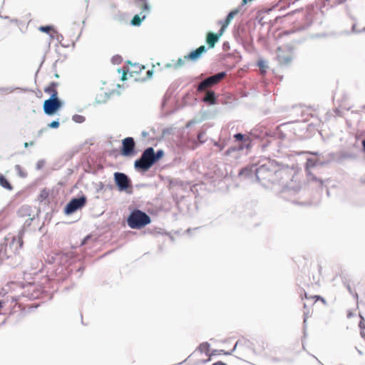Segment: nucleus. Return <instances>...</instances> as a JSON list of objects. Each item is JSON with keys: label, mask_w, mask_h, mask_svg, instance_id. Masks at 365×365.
Returning <instances> with one entry per match:
<instances>
[{"label": "nucleus", "mask_w": 365, "mask_h": 365, "mask_svg": "<svg viewBox=\"0 0 365 365\" xmlns=\"http://www.w3.org/2000/svg\"><path fill=\"white\" fill-rule=\"evenodd\" d=\"M285 160L289 163L275 160V180L277 181L282 197L289 200V196L297 194L301 190L297 178L299 168L293 157L287 156Z\"/></svg>", "instance_id": "nucleus-1"}, {"label": "nucleus", "mask_w": 365, "mask_h": 365, "mask_svg": "<svg viewBox=\"0 0 365 365\" xmlns=\"http://www.w3.org/2000/svg\"><path fill=\"white\" fill-rule=\"evenodd\" d=\"M240 177L246 180H256L267 190H272L274 185V161L270 158L256 164L248 165L241 168L238 173Z\"/></svg>", "instance_id": "nucleus-2"}, {"label": "nucleus", "mask_w": 365, "mask_h": 365, "mask_svg": "<svg viewBox=\"0 0 365 365\" xmlns=\"http://www.w3.org/2000/svg\"><path fill=\"white\" fill-rule=\"evenodd\" d=\"M269 138L266 143L262 145V148H265L271 143V138H273L272 130L264 126H259L252 129L250 132V136H245L241 133H237L234 135V138L238 142H245L247 138L250 139H264Z\"/></svg>", "instance_id": "nucleus-3"}, {"label": "nucleus", "mask_w": 365, "mask_h": 365, "mask_svg": "<svg viewBox=\"0 0 365 365\" xmlns=\"http://www.w3.org/2000/svg\"><path fill=\"white\" fill-rule=\"evenodd\" d=\"M126 222L131 229L140 230L151 222V218L145 212L134 208L130 212Z\"/></svg>", "instance_id": "nucleus-4"}, {"label": "nucleus", "mask_w": 365, "mask_h": 365, "mask_svg": "<svg viewBox=\"0 0 365 365\" xmlns=\"http://www.w3.org/2000/svg\"><path fill=\"white\" fill-rule=\"evenodd\" d=\"M155 161L153 157V152L150 147L146 148L141 156L135 160L133 163L134 169L140 173H147L154 165Z\"/></svg>", "instance_id": "nucleus-5"}, {"label": "nucleus", "mask_w": 365, "mask_h": 365, "mask_svg": "<svg viewBox=\"0 0 365 365\" xmlns=\"http://www.w3.org/2000/svg\"><path fill=\"white\" fill-rule=\"evenodd\" d=\"M87 197L82 192L72 197L63 208V214L69 216L83 208L87 204Z\"/></svg>", "instance_id": "nucleus-6"}, {"label": "nucleus", "mask_w": 365, "mask_h": 365, "mask_svg": "<svg viewBox=\"0 0 365 365\" xmlns=\"http://www.w3.org/2000/svg\"><path fill=\"white\" fill-rule=\"evenodd\" d=\"M113 180L119 192H124L129 195L133 194L132 180L127 174L118 171L115 172L113 173Z\"/></svg>", "instance_id": "nucleus-7"}, {"label": "nucleus", "mask_w": 365, "mask_h": 365, "mask_svg": "<svg viewBox=\"0 0 365 365\" xmlns=\"http://www.w3.org/2000/svg\"><path fill=\"white\" fill-rule=\"evenodd\" d=\"M24 241L22 237L19 235L17 238H14L9 245L0 244V259H8L11 257V252L15 255L19 253V250L22 248Z\"/></svg>", "instance_id": "nucleus-8"}, {"label": "nucleus", "mask_w": 365, "mask_h": 365, "mask_svg": "<svg viewBox=\"0 0 365 365\" xmlns=\"http://www.w3.org/2000/svg\"><path fill=\"white\" fill-rule=\"evenodd\" d=\"M135 5L141 9L140 14L133 16L130 24L133 26H140L151 11V5L148 0H135Z\"/></svg>", "instance_id": "nucleus-9"}, {"label": "nucleus", "mask_w": 365, "mask_h": 365, "mask_svg": "<svg viewBox=\"0 0 365 365\" xmlns=\"http://www.w3.org/2000/svg\"><path fill=\"white\" fill-rule=\"evenodd\" d=\"M120 152L125 158H131L137 155L136 143L133 137H126L122 140Z\"/></svg>", "instance_id": "nucleus-10"}, {"label": "nucleus", "mask_w": 365, "mask_h": 365, "mask_svg": "<svg viewBox=\"0 0 365 365\" xmlns=\"http://www.w3.org/2000/svg\"><path fill=\"white\" fill-rule=\"evenodd\" d=\"M277 60L281 66H287L293 59V48L289 46L277 48Z\"/></svg>", "instance_id": "nucleus-11"}, {"label": "nucleus", "mask_w": 365, "mask_h": 365, "mask_svg": "<svg viewBox=\"0 0 365 365\" xmlns=\"http://www.w3.org/2000/svg\"><path fill=\"white\" fill-rule=\"evenodd\" d=\"M207 51V48L205 45H201L198 48L192 50L190 53L185 56V59L192 62H196L200 60L203 54Z\"/></svg>", "instance_id": "nucleus-12"}, {"label": "nucleus", "mask_w": 365, "mask_h": 365, "mask_svg": "<svg viewBox=\"0 0 365 365\" xmlns=\"http://www.w3.org/2000/svg\"><path fill=\"white\" fill-rule=\"evenodd\" d=\"M233 35L235 40L239 43H245L247 41V38H251V36L247 29L242 26H238L237 27L235 28L233 31Z\"/></svg>", "instance_id": "nucleus-13"}, {"label": "nucleus", "mask_w": 365, "mask_h": 365, "mask_svg": "<svg viewBox=\"0 0 365 365\" xmlns=\"http://www.w3.org/2000/svg\"><path fill=\"white\" fill-rule=\"evenodd\" d=\"M327 164V161L322 160L319 158H308L305 164V170L317 171L320 167Z\"/></svg>", "instance_id": "nucleus-14"}, {"label": "nucleus", "mask_w": 365, "mask_h": 365, "mask_svg": "<svg viewBox=\"0 0 365 365\" xmlns=\"http://www.w3.org/2000/svg\"><path fill=\"white\" fill-rule=\"evenodd\" d=\"M307 173V180L309 184L313 185L316 187L322 188L324 182L322 179L317 177V171L311 170H305Z\"/></svg>", "instance_id": "nucleus-15"}, {"label": "nucleus", "mask_w": 365, "mask_h": 365, "mask_svg": "<svg viewBox=\"0 0 365 365\" xmlns=\"http://www.w3.org/2000/svg\"><path fill=\"white\" fill-rule=\"evenodd\" d=\"M252 147V139L247 138L245 142H241L236 146L229 148L225 155L227 156L230 155L232 153L236 151H242L245 149L249 150Z\"/></svg>", "instance_id": "nucleus-16"}, {"label": "nucleus", "mask_w": 365, "mask_h": 365, "mask_svg": "<svg viewBox=\"0 0 365 365\" xmlns=\"http://www.w3.org/2000/svg\"><path fill=\"white\" fill-rule=\"evenodd\" d=\"M55 100L54 95L52 94L48 99H46L43 103V110L45 115L53 116L55 115Z\"/></svg>", "instance_id": "nucleus-17"}, {"label": "nucleus", "mask_w": 365, "mask_h": 365, "mask_svg": "<svg viewBox=\"0 0 365 365\" xmlns=\"http://www.w3.org/2000/svg\"><path fill=\"white\" fill-rule=\"evenodd\" d=\"M220 38L218 36H217V34L215 32L213 31H208L205 36V42L208 45V48H214L215 46V44L220 41Z\"/></svg>", "instance_id": "nucleus-18"}, {"label": "nucleus", "mask_w": 365, "mask_h": 365, "mask_svg": "<svg viewBox=\"0 0 365 365\" xmlns=\"http://www.w3.org/2000/svg\"><path fill=\"white\" fill-rule=\"evenodd\" d=\"M240 11V6H238L230 11L227 14L226 17L223 20H220L218 21L219 24H224L226 26L228 27L230 24L231 23L232 20L234 19V17L237 15Z\"/></svg>", "instance_id": "nucleus-19"}, {"label": "nucleus", "mask_w": 365, "mask_h": 365, "mask_svg": "<svg viewBox=\"0 0 365 365\" xmlns=\"http://www.w3.org/2000/svg\"><path fill=\"white\" fill-rule=\"evenodd\" d=\"M203 102L205 103L213 106L217 103V96L213 91H209L205 97L203 99Z\"/></svg>", "instance_id": "nucleus-20"}, {"label": "nucleus", "mask_w": 365, "mask_h": 365, "mask_svg": "<svg viewBox=\"0 0 365 365\" xmlns=\"http://www.w3.org/2000/svg\"><path fill=\"white\" fill-rule=\"evenodd\" d=\"M256 65L260 69L262 75L267 73L269 68L268 62L267 61L264 60L263 58H259L257 60Z\"/></svg>", "instance_id": "nucleus-21"}, {"label": "nucleus", "mask_w": 365, "mask_h": 365, "mask_svg": "<svg viewBox=\"0 0 365 365\" xmlns=\"http://www.w3.org/2000/svg\"><path fill=\"white\" fill-rule=\"evenodd\" d=\"M227 75L226 71H220L215 75L208 77V81L211 85L217 83L221 78Z\"/></svg>", "instance_id": "nucleus-22"}, {"label": "nucleus", "mask_w": 365, "mask_h": 365, "mask_svg": "<svg viewBox=\"0 0 365 365\" xmlns=\"http://www.w3.org/2000/svg\"><path fill=\"white\" fill-rule=\"evenodd\" d=\"M0 186L7 190H12L13 186L9 180L1 173H0Z\"/></svg>", "instance_id": "nucleus-23"}, {"label": "nucleus", "mask_w": 365, "mask_h": 365, "mask_svg": "<svg viewBox=\"0 0 365 365\" xmlns=\"http://www.w3.org/2000/svg\"><path fill=\"white\" fill-rule=\"evenodd\" d=\"M151 150V153L153 152V157L155 161V163L159 162L165 155V152L163 149H158L155 151L154 148L151 146H149Z\"/></svg>", "instance_id": "nucleus-24"}, {"label": "nucleus", "mask_w": 365, "mask_h": 365, "mask_svg": "<svg viewBox=\"0 0 365 365\" xmlns=\"http://www.w3.org/2000/svg\"><path fill=\"white\" fill-rule=\"evenodd\" d=\"M113 93H116L118 96L120 95V92L116 91V90H113L111 92H109V93H104V95H103V99H100L98 97H96V103H98V104H103V103H106V101L110 98V96Z\"/></svg>", "instance_id": "nucleus-25"}, {"label": "nucleus", "mask_w": 365, "mask_h": 365, "mask_svg": "<svg viewBox=\"0 0 365 365\" xmlns=\"http://www.w3.org/2000/svg\"><path fill=\"white\" fill-rule=\"evenodd\" d=\"M53 95H54V100H55V114L57 113V112L61 109V108L64 106V101H62L58 97V91H55Z\"/></svg>", "instance_id": "nucleus-26"}, {"label": "nucleus", "mask_w": 365, "mask_h": 365, "mask_svg": "<svg viewBox=\"0 0 365 365\" xmlns=\"http://www.w3.org/2000/svg\"><path fill=\"white\" fill-rule=\"evenodd\" d=\"M210 343L205 341L201 343L199 346L197 347V349L201 352H205L207 356L210 355Z\"/></svg>", "instance_id": "nucleus-27"}, {"label": "nucleus", "mask_w": 365, "mask_h": 365, "mask_svg": "<svg viewBox=\"0 0 365 365\" xmlns=\"http://www.w3.org/2000/svg\"><path fill=\"white\" fill-rule=\"evenodd\" d=\"M299 1V0H281L280 4H275V9L279 8L278 9L280 11L285 4L287 6H289L290 4H294Z\"/></svg>", "instance_id": "nucleus-28"}, {"label": "nucleus", "mask_w": 365, "mask_h": 365, "mask_svg": "<svg viewBox=\"0 0 365 365\" xmlns=\"http://www.w3.org/2000/svg\"><path fill=\"white\" fill-rule=\"evenodd\" d=\"M153 74H154V66H153V68L150 70H148L147 72H146V76L141 78V79H135L136 81H141V82H145L148 80H150L153 78Z\"/></svg>", "instance_id": "nucleus-29"}, {"label": "nucleus", "mask_w": 365, "mask_h": 365, "mask_svg": "<svg viewBox=\"0 0 365 365\" xmlns=\"http://www.w3.org/2000/svg\"><path fill=\"white\" fill-rule=\"evenodd\" d=\"M284 125V124H281L279 126L275 128V138L277 137L278 138L283 140L285 138L286 135L281 130V126Z\"/></svg>", "instance_id": "nucleus-30"}, {"label": "nucleus", "mask_w": 365, "mask_h": 365, "mask_svg": "<svg viewBox=\"0 0 365 365\" xmlns=\"http://www.w3.org/2000/svg\"><path fill=\"white\" fill-rule=\"evenodd\" d=\"M38 29L39 31H41L42 33L49 34L50 31L54 30V26L51 24L44 25V26H39Z\"/></svg>", "instance_id": "nucleus-31"}, {"label": "nucleus", "mask_w": 365, "mask_h": 365, "mask_svg": "<svg viewBox=\"0 0 365 365\" xmlns=\"http://www.w3.org/2000/svg\"><path fill=\"white\" fill-rule=\"evenodd\" d=\"M48 196L49 192L46 190V188H43L41 190L38 199L40 202H43V200L48 199Z\"/></svg>", "instance_id": "nucleus-32"}, {"label": "nucleus", "mask_w": 365, "mask_h": 365, "mask_svg": "<svg viewBox=\"0 0 365 365\" xmlns=\"http://www.w3.org/2000/svg\"><path fill=\"white\" fill-rule=\"evenodd\" d=\"M59 126H60V122H59L58 118L53 120L47 124V128H51V129H57L59 128Z\"/></svg>", "instance_id": "nucleus-33"}, {"label": "nucleus", "mask_w": 365, "mask_h": 365, "mask_svg": "<svg viewBox=\"0 0 365 365\" xmlns=\"http://www.w3.org/2000/svg\"><path fill=\"white\" fill-rule=\"evenodd\" d=\"M187 60L185 59V56L182 58H179L176 63L174 64V68L175 70L180 69L181 67H182Z\"/></svg>", "instance_id": "nucleus-34"}, {"label": "nucleus", "mask_w": 365, "mask_h": 365, "mask_svg": "<svg viewBox=\"0 0 365 365\" xmlns=\"http://www.w3.org/2000/svg\"><path fill=\"white\" fill-rule=\"evenodd\" d=\"M72 120L76 123H82L86 120V118L83 115L75 114L72 116Z\"/></svg>", "instance_id": "nucleus-35"}, {"label": "nucleus", "mask_w": 365, "mask_h": 365, "mask_svg": "<svg viewBox=\"0 0 365 365\" xmlns=\"http://www.w3.org/2000/svg\"><path fill=\"white\" fill-rule=\"evenodd\" d=\"M15 170H16L18 175L22 178H25L27 176V173L24 171L20 165H15Z\"/></svg>", "instance_id": "nucleus-36"}, {"label": "nucleus", "mask_w": 365, "mask_h": 365, "mask_svg": "<svg viewBox=\"0 0 365 365\" xmlns=\"http://www.w3.org/2000/svg\"><path fill=\"white\" fill-rule=\"evenodd\" d=\"M209 86H211V84L210 83L208 78H206L199 84L197 89L198 91H202Z\"/></svg>", "instance_id": "nucleus-37"}, {"label": "nucleus", "mask_w": 365, "mask_h": 365, "mask_svg": "<svg viewBox=\"0 0 365 365\" xmlns=\"http://www.w3.org/2000/svg\"><path fill=\"white\" fill-rule=\"evenodd\" d=\"M244 48L247 50L248 51H250L252 49V38H247V41L245 43H241Z\"/></svg>", "instance_id": "nucleus-38"}, {"label": "nucleus", "mask_w": 365, "mask_h": 365, "mask_svg": "<svg viewBox=\"0 0 365 365\" xmlns=\"http://www.w3.org/2000/svg\"><path fill=\"white\" fill-rule=\"evenodd\" d=\"M206 118H207V117L205 116V112H204L202 118H200V119L194 118V119L191 120L189 122L188 125H192V124H195V123H201L202 120H205Z\"/></svg>", "instance_id": "nucleus-39"}, {"label": "nucleus", "mask_w": 365, "mask_h": 365, "mask_svg": "<svg viewBox=\"0 0 365 365\" xmlns=\"http://www.w3.org/2000/svg\"><path fill=\"white\" fill-rule=\"evenodd\" d=\"M31 210V207L26 206V207H22L19 210V213H20L21 215H28L29 216H31V214L29 213V211Z\"/></svg>", "instance_id": "nucleus-40"}, {"label": "nucleus", "mask_w": 365, "mask_h": 365, "mask_svg": "<svg viewBox=\"0 0 365 365\" xmlns=\"http://www.w3.org/2000/svg\"><path fill=\"white\" fill-rule=\"evenodd\" d=\"M237 344H238V342H236L234 347L230 350V351H225L223 349H220V352H222V354L224 355H226V356H230V355H232V353L236 350L237 349Z\"/></svg>", "instance_id": "nucleus-41"}, {"label": "nucleus", "mask_w": 365, "mask_h": 365, "mask_svg": "<svg viewBox=\"0 0 365 365\" xmlns=\"http://www.w3.org/2000/svg\"><path fill=\"white\" fill-rule=\"evenodd\" d=\"M54 33L56 34V41L61 44L63 47H66V46L61 43V41L63 40V36L62 34H59L57 31L54 30Z\"/></svg>", "instance_id": "nucleus-42"}, {"label": "nucleus", "mask_w": 365, "mask_h": 365, "mask_svg": "<svg viewBox=\"0 0 365 365\" xmlns=\"http://www.w3.org/2000/svg\"><path fill=\"white\" fill-rule=\"evenodd\" d=\"M123 58L120 55H115L112 57V62L114 64H120Z\"/></svg>", "instance_id": "nucleus-43"}, {"label": "nucleus", "mask_w": 365, "mask_h": 365, "mask_svg": "<svg viewBox=\"0 0 365 365\" xmlns=\"http://www.w3.org/2000/svg\"><path fill=\"white\" fill-rule=\"evenodd\" d=\"M220 25H221V27H220V30L218 31L217 33H216L217 36H218V38L220 39L221 36H222V34H224V32L225 31L226 29L227 28V26H226L224 24H220Z\"/></svg>", "instance_id": "nucleus-44"}, {"label": "nucleus", "mask_w": 365, "mask_h": 365, "mask_svg": "<svg viewBox=\"0 0 365 365\" xmlns=\"http://www.w3.org/2000/svg\"><path fill=\"white\" fill-rule=\"evenodd\" d=\"M173 132V128L169 127V128H165L162 130V135L163 136H165L166 135H170Z\"/></svg>", "instance_id": "nucleus-45"}, {"label": "nucleus", "mask_w": 365, "mask_h": 365, "mask_svg": "<svg viewBox=\"0 0 365 365\" xmlns=\"http://www.w3.org/2000/svg\"><path fill=\"white\" fill-rule=\"evenodd\" d=\"M43 91L46 93H48L50 94V96H52V94L55 92V91H57V90H54L51 87H50L49 86H46L43 89Z\"/></svg>", "instance_id": "nucleus-46"}, {"label": "nucleus", "mask_w": 365, "mask_h": 365, "mask_svg": "<svg viewBox=\"0 0 365 365\" xmlns=\"http://www.w3.org/2000/svg\"><path fill=\"white\" fill-rule=\"evenodd\" d=\"M103 190H105V185L103 184V182H100L98 184L96 185V192H99L102 191Z\"/></svg>", "instance_id": "nucleus-47"}, {"label": "nucleus", "mask_w": 365, "mask_h": 365, "mask_svg": "<svg viewBox=\"0 0 365 365\" xmlns=\"http://www.w3.org/2000/svg\"><path fill=\"white\" fill-rule=\"evenodd\" d=\"M359 317L361 320L359 324V327L360 328L361 330H364L365 329V324L364 323V317L361 314H359Z\"/></svg>", "instance_id": "nucleus-48"}, {"label": "nucleus", "mask_w": 365, "mask_h": 365, "mask_svg": "<svg viewBox=\"0 0 365 365\" xmlns=\"http://www.w3.org/2000/svg\"><path fill=\"white\" fill-rule=\"evenodd\" d=\"M170 96H168V94H165L163 96L162 104H161L162 108H164L166 106V104H167L168 101L170 100Z\"/></svg>", "instance_id": "nucleus-49"}, {"label": "nucleus", "mask_w": 365, "mask_h": 365, "mask_svg": "<svg viewBox=\"0 0 365 365\" xmlns=\"http://www.w3.org/2000/svg\"><path fill=\"white\" fill-rule=\"evenodd\" d=\"M14 88L11 87H0V92L11 93Z\"/></svg>", "instance_id": "nucleus-50"}, {"label": "nucleus", "mask_w": 365, "mask_h": 365, "mask_svg": "<svg viewBox=\"0 0 365 365\" xmlns=\"http://www.w3.org/2000/svg\"><path fill=\"white\" fill-rule=\"evenodd\" d=\"M45 164V162L43 160H39L37 163H36V168L37 170H41L43 165Z\"/></svg>", "instance_id": "nucleus-51"}, {"label": "nucleus", "mask_w": 365, "mask_h": 365, "mask_svg": "<svg viewBox=\"0 0 365 365\" xmlns=\"http://www.w3.org/2000/svg\"><path fill=\"white\" fill-rule=\"evenodd\" d=\"M298 293L299 294L302 299H303L304 297H305L306 299H308L307 292L302 288H299V291H298Z\"/></svg>", "instance_id": "nucleus-52"}, {"label": "nucleus", "mask_w": 365, "mask_h": 365, "mask_svg": "<svg viewBox=\"0 0 365 365\" xmlns=\"http://www.w3.org/2000/svg\"><path fill=\"white\" fill-rule=\"evenodd\" d=\"M35 219V216L34 215L33 217H30L29 219H27L25 222H24V226H30L31 224V222Z\"/></svg>", "instance_id": "nucleus-53"}, {"label": "nucleus", "mask_w": 365, "mask_h": 365, "mask_svg": "<svg viewBox=\"0 0 365 365\" xmlns=\"http://www.w3.org/2000/svg\"><path fill=\"white\" fill-rule=\"evenodd\" d=\"M128 71H125V72H123L122 73V76H120V81H123V82H125V81L128 80Z\"/></svg>", "instance_id": "nucleus-54"}, {"label": "nucleus", "mask_w": 365, "mask_h": 365, "mask_svg": "<svg viewBox=\"0 0 365 365\" xmlns=\"http://www.w3.org/2000/svg\"><path fill=\"white\" fill-rule=\"evenodd\" d=\"M222 48L224 51H228L230 48V43L228 41H224Z\"/></svg>", "instance_id": "nucleus-55"}, {"label": "nucleus", "mask_w": 365, "mask_h": 365, "mask_svg": "<svg viewBox=\"0 0 365 365\" xmlns=\"http://www.w3.org/2000/svg\"><path fill=\"white\" fill-rule=\"evenodd\" d=\"M48 86L51 87L53 89L56 90V88L59 86V83L56 81H51L48 84Z\"/></svg>", "instance_id": "nucleus-56"}, {"label": "nucleus", "mask_w": 365, "mask_h": 365, "mask_svg": "<svg viewBox=\"0 0 365 365\" xmlns=\"http://www.w3.org/2000/svg\"><path fill=\"white\" fill-rule=\"evenodd\" d=\"M91 239V236L90 235H87L81 241V245H86L88 240H90Z\"/></svg>", "instance_id": "nucleus-57"}, {"label": "nucleus", "mask_w": 365, "mask_h": 365, "mask_svg": "<svg viewBox=\"0 0 365 365\" xmlns=\"http://www.w3.org/2000/svg\"><path fill=\"white\" fill-rule=\"evenodd\" d=\"M205 135V132L204 131H199L198 133H197V138L199 140L203 141L202 138Z\"/></svg>", "instance_id": "nucleus-58"}, {"label": "nucleus", "mask_w": 365, "mask_h": 365, "mask_svg": "<svg viewBox=\"0 0 365 365\" xmlns=\"http://www.w3.org/2000/svg\"><path fill=\"white\" fill-rule=\"evenodd\" d=\"M344 285L346 287V289H347L348 292H349V294H352V292L354 291L352 290L350 284L348 282H344Z\"/></svg>", "instance_id": "nucleus-59"}, {"label": "nucleus", "mask_w": 365, "mask_h": 365, "mask_svg": "<svg viewBox=\"0 0 365 365\" xmlns=\"http://www.w3.org/2000/svg\"><path fill=\"white\" fill-rule=\"evenodd\" d=\"M312 298H314L316 301L321 300L322 302L325 303V299L319 295H315L312 297Z\"/></svg>", "instance_id": "nucleus-60"}, {"label": "nucleus", "mask_w": 365, "mask_h": 365, "mask_svg": "<svg viewBox=\"0 0 365 365\" xmlns=\"http://www.w3.org/2000/svg\"><path fill=\"white\" fill-rule=\"evenodd\" d=\"M220 350H217V349H213L212 351V352L210 354V356H215L217 355V354H222V352H220Z\"/></svg>", "instance_id": "nucleus-61"}, {"label": "nucleus", "mask_w": 365, "mask_h": 365, "mask_svg": "<svg viewBox=\"0 0 365 365\" xmlns=\"http://www.w3.org/2000/svg\"><path fill=\"white\" fill-rule=\"evenodd\" d=\"M113 189V185L112 184L105 185V190H112Z\"/></svg>", "instance_id": "nucleus-62"}, {"label": "nucleus", "mask_w": 365, "mask_h": 365, "mask_svg": "<svg viewBox=\"0 0 365 365\" xmlns=\"http://www.w3.org/2000/svg\"><path fill=\"white\" fill-rule=\"evenodd\" d=\"M34 144V141H30L29 143H28V142H25V143H24V148H28L29 146H30V145H33Z\"/></svg>", "instance_id": "nucleus-63"}, {"label": "nucleus", "mask_w": 365, "mask_h": 365, "mask_svg": "<svg viewBox=\"0 0 365 365\" xmlns=\"http://www.w3.org/2000/svg\"><path fill=\"white\" fill-rule=\"evenodd\" d=\"M212 365H227V364L222 361H218L212 364Z\"/></svg>", "instance_id": "nucleus-64"}]
</instances>
